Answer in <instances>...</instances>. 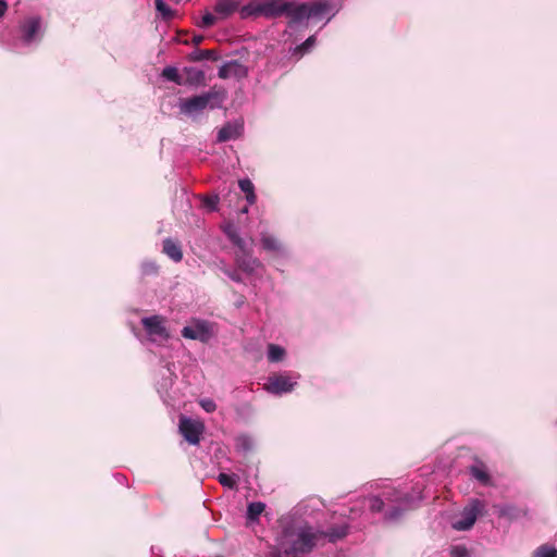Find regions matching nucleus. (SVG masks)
<instances>
[{
	"mask_svg": "<svg viewBox=\"0 0 557 557\" xmlns=\"http://www.w3.org/2000/svg\"><path fill=\"white\" fill-rule=\"evenodd\" d=\"M495 508L499 518H505L510 522L527 518L529 515L528 507H519L512 504L495 506Z\"/></svg>",
	"mask_w": 557,
	"mask_h": 557,
	"instance_id": "obj_9",
	"label": "nucleus"
},
{
	"mask_svg": "<svg viewBox=\"0 0 557 557\" xmlns=\"http://www.w3.org/2000/svg\"><path fill=\"white\" fill-rule=\"evenodd\" d=\"M162 251L174 262H181L183 259L181 245L171 238L163 240Z\"/></svg>",
	"mask_w": 557,
	"mask_h": 557,
	"instance_id": "obj_15",
	"label": "nucleus"
},
{
	"mask_svg": "<svg viewBox=\"0 0 557 557\" xmlns=\"http://www.w3.org/2000/svg\"><path fill=\"white\" fill-rule=\"evenodd\" d=\"M216 20H218V17L214 14L207 12L202 16L201 22L199 23V26L202 28H209L215 24Z\"/></svg>",
	"mask_w": 557,
	"mask_h": 557,
	"instance_id": "obj_29",
	"label": "nucleus"
},
{
	"mask_svg": "<svg viewBox=\"0 0 557 557\" xmlns=\"http://www.w3.org/2000/svg\"><path fill=\"white\" fill-rule=\"evenodd\" d=\"M248 74L247 67L237 60L230 61L223 64L219 70V77L226 79L230 77H246Z\"/></svg>",
	"mask_w": 557,
	"mask_h": 557,
	"instance_id": "obj_10",
	"label": "nucleus"
},
{
	"mask_svg": "<svg viewBox=\"0 0 557 557\" xmlns=\"http://www.w3.org/2000/svg\"><path fill=\"white\" fill-rule=\"evenodd\" d=\"M218 202H219V197L218 196L206 197L203 199V206L206 208H208L209 210H211V211L216 210Z\"/></svg>",
	"mask_w": 557,
	"mask_h": 557,
	"instance_id": "obj_31",
	"label": "nucleus"
},
{
	"mask_svg": "<svg viewBox=\"0 0 557 557\" xmlns=\"http://www.w3.org/2000/svg\"><path fill=\"white\" fill-rule=\"evenodd\" d=\"M219 59V53L214 49H206V50H195L189 54V60L193 62H199L203 60H212L216 61Z\"/></svg>",
	"mask_w": 557,
	"mask_h": 557,
	"instance_id": "obj_19",
	"label": "nucleus"
},
{
	"mask_svg": "<svg viewBox=\"0 0 557 557\" xmlns=\"http://www.w3.org/2000/svg\"><path fill=\"white\" fill-rule=\"evenodd\" d=\"M322 540V533L319 531H314L311 527H302L299 528L290 540V545L285 547V554H308L310 553L317 544Z\"/></svg>",
	"mask_w": 557,
	"mask_h": 557,
	"instance_id": "obj_4",
	"label": "nucleus"
},
{
	"mask_svg": "<svg viewBox=\"0 0 557 557\" xmlns=\"http://www.w3.org/2000/svg\"><path fill=\"white\" fill-rule=\"evenodd\" d=\"M218 481L221 485L231 490L235 488L237 485V476L235 474L220 473Z\"/></svg>",
	"mask_w": 557,
	"mask_h": 557,
	"instance_id": "obj_25",
	"label": "nucleus"
},
{
	"mask_svg": "<svg viewBox=\"0 0 557 557\" xmlns=\"http://www.w3.org/2000/svg\"><path fill=\"white\" fill-rule=\"evenodd\" d=\"M261 245L263 249L271 252H280L282 249V244L280 243V240L270 234L262 235Z\"/></svg>",
	"mask_w": 557,
	"mask_h": 557,
	"instance_id": "obj_20",
	"label": "nucleus"
},
{
	"mask_svg": "<svg viewBox=\"0 0 557 557\" xmlns=\"http://www.w3.org/2000/svg\"><path fill=\"white\" fill-rule=\"evenodd\" d=\"M469 473L473 479L480 482L484 486H492L493 481L488 471L487 466L481 461L475 460V462L469 467Z\"/></svg>",
	"mask_w": 557,
	"mask_h": 557,
	"instance_id": "obj_13",
	"label": "nucleus"
},
{
	"mask_svg": "<svg viewBox=\"0 0 557 557\" xmlns=\"http://www.w3.org/2000/svg\"><path fill=\"white\" fill-rule=\"evenodd\" d=\"M242 136H244V120L239 117L224 124L216 139H236Z\"/></svg>",
	"mask_w": 557,
	"mask_h": 557,
	"instance_id": "obj_11",
	"label": "nucleus"
},
{
	"mask_svg": "<svg viewBox=\"0 0 557 557\" xmlns=\"http://www.w3.org/2000/svg\"><path fill=\"white\" fill-rule=\"evenodd\" d=\"M403 515V510L395 507L393 508V510H391L387 515L388 519H397L398 517H400Z\"/></svg>",
	"mask_w": 557,
	"mask_h": 557,
	"instance_id": "obj_37",
	"label": "nucleus"
},
{
	"mask_svg": "<svg viewBox=\"0 0 557 557\" xmlns=\"http://www.w3.org/2000/svg\"><path fill=\"white\" fill-rule=\"evenodd\" d=\"M535 557H557V549L546 544L541 545L534 552Z\"/></svg>",
	"mask_w": 557,
	"mask_h": 557,
	"instance_id": "obj_28",
	"label": "nucleus"
},
{
	"mask_svg": "<svg viewBox=\"0 0 557 557\" xmlns=\"http://www.w3.org/2000/svg\"><path fill=\"white\" fill-rule=\"evenodd\" d=\"M8 10V4L4 0H0V16H3Z\"/></svg>",
	"mask_w": 557,
	"mask_h": 557,
	"instance_id": "obj_38",
	"label": "nucleus"
},
{
	"mask_svg": "<svg viewBox=\"0 0 557 557\" xmlns=\"http://www.w3.org/2000/svg\"><path fill=\"white\" fill-rule=\"evenodd\" d=\"M238 186L243 193L246 195V199L250 205L256 202V194L252 182L249 178L239 180Z\"/></svg>",
	"mask_w": 557,
	"mask_h": 557,
	"instance_id": "obj_21",
	"label": "nucleus"
},
{
	"mask_svg": "<svg viewBox=\"0 0 557 557\" xmlns=\"http://www.w3.org/2000/svg\"><path fill=\"white\" fill-rule=\"evenodd\" d=\"M297 384L296 380L287 374H271L264 384V389L274 395L289 393Z\"/></svg>",
	"mask_w": 557,
	"mask_h": 557,
	"instance_id": "obj_7",
	"label": "nucleus"
},
{
	"mask_svg": "<svg viewBox=\"0 0 557 557\" xmlns=\"http://www.w3.org/2000/svg\"><path fill=\"white\" fill-rule=\"evenodd\" d=\"M161 75L170 82H173L177 85H184L183 77L180 75L178 70L174 66L164 67Z\"/></svg>",
	"mask_w": 557,
	"mask_h": 557,
	"instance_id": "obj_23",
	"label": "nucleus"
},
{
	"mask_svg": "<svg viewBox=\"0 0 557 557\" xmlns=\"http://www.w3.org/2000/svg\"><path fill=\"white\" fill-rule=\"evenodd\" d=\"M225 99V90L214 86L200 95L180 99L178 108L182 114L195 116L207 109L221 108Z\"/></svg>",
	"mask_w": 557,
	"mask_h": 557,
	"instance_id": "obj_1",
	"label": "nucleus"
},
{
	"mask_svg": "<svg viewBox=\"0 0 557 557\" xmlns=\"http://www.w3.org/2000/svg\"><path fill=\"white\" fill-rule=\"evenodd\" d=\"M223 272L234 282H237V283H242L243 282V277L242 275L238 273V271L236 270H228V269H225L223 270Z\"/></svg>",
	"mask_w": 557,
	"mask_h": 557,
	"instance_id": "obj_35",
	"label": "nucleus"
},
{
	"mask_svg": "<svg viewBox=\"0 0 557 557\" xmlns=\"http://www.w3.org/2000/svg\"><path fill=\"white\" fill-rule=\"evenodd\" d=\"M485 504L480 499L471 502L462 509L460 519L453 523V528L458 531L470 530L475 523L478 517L483 513Z\"/></svg>",
	"mask_w": 557,
	"mask_h": 557,
	"instance_id": "obj_5",
	"label": "nucleus"
},
{
	"mask_svg": "<svg viewBox=\"0 0 557 557\" xmlns=\"http://www.w3.org/2000/svg\"><path fill=\"white\" fill-rule=\"evenodd\" d=\"M289 5L285 11V15L289 17V25L299 24L305 20H321L324 14L330 10V4L326 1H314L297 3L294 1H286Z\"/></svg>",
	"mask_w": 557,
	"mask_h": 557,
	"instance_id": "obj_2",
	"label": "nucleus"
},
{
	"mask_svg": "<svg viewBox=\"0 0 557 557\" xmlns=\"http://www.w3.org/2000/svg\"><path fill=\"white\" fill-rule=\"evenodd\" d=\"M239 8V2L236 0H219L214 5V12L221 17L226 18L236 12Z\"/></svg>",
	"mask_w": 557,
	"mask_h": 557,
	"instance_id": "obj_16",
	"label": "nucleus"
},
{
	"mask_svg": "<svg viewBox=\"0 0 557 557\" xmlns=\"http://www.w3.org/2000/svg\"><path fill=\"white\" fill-rule=\"evenodd\" d=\"M264 509L265 505L261 502L250 503L247 508V518L249 520H257Z\"/></svg>",
	"mask_w": 557,
	"mask_h": 557,
	"instance_id": "obj_24",
	"label": "nucleus"
},
{
	"mask_svg": "<svg viewBox=\"0 0 557 557\" xmlns=\"http://www.w3.org/2000/svg\"><path fill=\"white\" fill-rule=\"evenodd\" d=\"M230 242L235 245V243L240 238L239 234L238 233H235V234H228V237Z\"/></svg>",
	"mask_w": 557,
	"mask_h": 557,
	"instance_id": "obj_40",
	"label": "nucleus"
},
{
	"mask_svg": "<svg viewBox=\"0 0 557 557\" xmlns=\"http://www.w3.org/2000/svg\"><path fill=\"white\" fill-rule=\"evenodd\" d=\"M237 248H238V252L237 253H243V252H247V251H250L246 242L240 237L236 243L235 245Z\"/></svg>",
	"mask_w": 557,
	"mask_h": 557,
	"instance_id": "obj_36",
	"label": "nucleus"
},
{
	"mask_svg": "<svg viewBox=\"0 0 557 557\" xmlns=\"http://www.w3.org/2000/svg\"><path fill=\"white\" fill-rule=\"evenodd\" d=\"M383 509H384V502L380 497L373 496L370 499V510L372 512H381Z\"/></svg>",
	"mask_w": 557,
	"mask_h": 557,
	"instance_id": "obj_30",
	"label": "nucleus"
},
{
	"mask_svg": "<svg viewBox=\"0 0 557 557\" xmlns=\"http://www.w3.org/2000/svg\"><path fill=\"white\" fill-rule=\"evenodd\" d=\"M288 8L289 5L284 0H251L240 9L239 13L242 18L250 16L276 18L285 14Z\"/></svg>",
	"mask_w": 557,
	"mask_h": 557,
	"instance_id": "obj_3",
	"label": "nucleus"
},
{
	"mask_svg": "<svg viewBox=\"0 0 557 557\" xmlns=\"http://www.w3.org/2000/svg\"><path fill=\"white\" fill-rule=\"evenodd\" d=\"M154 4H156L157 11L159 13H161L163 18L171 20L174 16V12L163 0H156Z\"/></svg>",
	"mask_w": 557,
	"mask_h": 557,
	"instance_id": "obj_27",
	"label": "nucleus"
},
{
	"mask_svg": "<svg viewBox=\"0 0 557 557\" xmlns=\"http://www.w3.org/2000/svg\"><path fill=\"white\" fill-rule=\"evenodd\" d=\"M349 525L341 523L332 525L327 531H319L322 533V540H327L330 543H336L343 540L348 534Z\"/></svg>",
	"mask_w": 557,
	"mask_h": 557,
	"instance_id": "obj_14",
	"label": "nucleus"
},
{
	"mask_svg": "<svg viewBox=\"0 0 557 557\" xmlns=\"http://www.w3.org/2000/svg\"><path fill=\"white\" fill-rule=\"evenodd\" d=\"M224 233L228 237V234H235V233H237V231H236V228L233 225H227L224 228Z\"/></svg>",
	"mask_w": 557,
	"mask_h": 557,
	"instance_id": "obj_39",
	"label": "nucleus"
},
{
	"mask_svg": "<svg viewBox=\"0 0 557 557\" xmlns=\"http://www.w3.org/2000/svg\"><path fill=\"white\" fill-rule=\"evenodd\" d=\"M285 357V349L275 344L268 345V360L270 362H278L282 361Z\"/></svg>",
	"mask_w": 557,
	"mask_h": 557,
	"instance_id": "obj_22",
	"label": "nucleus"
},
{
	"mask_svg": "<svg viewBox=\"0 0 557 557\" xmlns=\"http://www.w3.org/2000/svg\"><path fill=\"white\" fill-rule=\"evenodd\" d=\"M451 557H468V550L463 546H454L450 550Z\"/></svg>",
	"mask_w": 557,
	"mask_h": 557,
	"instance_id": "obj_33",
	"label": "nucleus"
},
{
	"mask_svg": "<svg viewBox=\"0 0 557 557\" xmlns=\"http://www.w3.org/2000/svg\"><path fill=\"white\" fill-rule=\"evenodd\" d=\"M184 73L186 74L184 85L199 86L205 84L206 76L203 71L195 67H185Z\"/></svg>",
	"mask_w": 557,
	"mask_h": 557,
	"instance_id": "obj_18",
	"label": "nucleus"
},
{
	"mask_svg": "<svg viewBox=\"0 0 557 557\" xmlns=\"http://www.w3.org/2000/svg\"><path fill=\"white\" fill-rule=\"evenodd\" d=\"M235 263L239 270L248 274L255 273L261 267V262L252 257L250 251L236 253Z\"/></svg>",
	"mask_w": 557,
	"mask_h": 557,
	"instance_id": "obj_12",
	"label": "nucleus"
},
{
	"mask_svg": "<svg viewBox=\"0 0 557 557\" xmlns=\"http://www.w3.org/2000/svg\"><path fill=\"white\" fill-rule=\"evenodd\" d=\"M202 36H194L193 42L197 46L202 41Z\"/></svg>",
	"mask_w": 557,
	"mask_h": 557,
	"instance_id": "obj_41",
	"label": "nucleus"
},
{
	"mask_svg": "<svg viewBox=\"0 0 557 557\" xmlns=\"http://www.w3.org/2000/svg\"><path fill=\"white\" fill-rule=\"evenodd\" d=\"M199 405L207 412H213L216 409L215 403L212 399H210V398L201 399L199 401Z\"/></svg>",
	"mask_w": 557,
	"mask_h": 557,
	"instance_id": "obj_32",
	"label": "nucleus"
},
{
	"mask_svg": "<svg viewBox=\"0 0 557 557\" xmlns=\"http://www.w3.org/2000/svg\"><path fill=\"white\" fill-rule=\"evenodd\" d=\"M164 320L160 315L147 317L141 320V324L149 334V336L156 338L166 339L169 334L163 324Z\"/></svg>",
	"mask_w": 557,
	"mask_h": 557,
	"instance_id": "obj_8",
	"label": "nucleus"
},
{
	"mask_svg": "<svg viewBox=\"0 0 557 557\" xmlns=\"http://www.w3.org/2000/svg\"><path fill=\"white\" fill-rule=\"evenodd\" d=\"M203 330L199 327L185 326L182 336L189 339H202Z\"/></svg>",
	"mask_w": 557,
	"mask_h": 557,
	"instance_id": "obj_26",
	"label": "nucleus"
},
{
	"mask_svg": "<svg viewBox=\"0 0 557 557\" xmlns=\"http://www.w3.org/2000/svg\"><path fill=\"white\" fill-rule=\"evenodd\" d=\"M315 42V37L310 36L308 37L297 49L307 52Z\"/></svg>",
	"mask_w": 557,
	"mask_h": 557,
	"instance_id": "obj_34",
	"label": "nucleus"
},
{
	"mask_svg": "<svg viewBox=\"0 0 557 557\" xmlns=\"http://www.w3.org/2000/svg\"><path fill=\"white\" fill-rule=\"evenodd\" d=\"M39 28H40V18L32 17V18L27 20L22 26L23 39L26 42L33 41L35 36L37 35Z\"/></svg>",
	"mask_w": 557,
	"mask_h": 557,
	"instance_id": "obj_17",
	"label": "nucleus"
},
{
	"mask_svg": "<svg viewBox=\"0 0 557 557\" xmlns=\"http://www.w3.org/2000/svg\"><path fill=\"white\" fill-rule=\"evenodd\" d=\"M180 433L191 445H198L205 431V424L199 420H193L185 416L180 417Z\"/></svg>",
	"mask_w": 557,
	"mask_h": 557,
	"instance_id": "obj_6",
	"label": "nucleus"
}]
</instances>
